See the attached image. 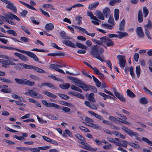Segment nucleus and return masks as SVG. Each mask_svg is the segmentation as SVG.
<instances>
[{
    "instance_id": "nucleus-1",
    "label": "nucleus",
    "mask_w": 152,
    "mask_h": 152,
    "mask_svg": "<svg viewBox=\"0 0 152 152\" xmlns=\"http://www.w3.org/2000/svg\"><path fill=\"white\" fill-rule=\"evenodd\" d=\"M104 49L100 48L99 49V46L97 45L93 46L91 49L90 54L93 57L97 58L101 62L105 61L103 55H101L104 53Z\"/></svg>"
},
{
    "instance_id": "nucleus-2",
    "label": "nucleus",
    "mask_w": 152,
    "mask_h": 152,
    "mask_svg": "<svg viewBox=\"0 0 152 152\" xmlns=\"http://www.w3.org/2000/svg\"><path fill=\"white\" fill-rule=\"evenodd\" d=\"M75 136L79 139V140L78 141V142L83 145V146H81V147L91 151H96L97 150V148H92L90 145L86 142V141L85 139L81 135L77 134H75Z\"/></svg>"
},
{
    "instance_id": "nucleus-3",
    "label": "nucleus",
    "mask_w": 152,
    "mask_h": 152,
    "mask_svg": "<svg viewBox=\"0 0 152 152\" xmlns=\"http://www.w3.org/2000/svg\"><path fill=\"white\" fill-rule=\"evenodd\" d=\"M14 80L17 83L20 85H26L30 86H32L35 84V83L34 82H31L26 79L15 78Z\"/></svg>"
},
{
    "instance_id": "nucleus-4",
    "label": "nucleus",
    "mask_w": 152,
    "mask_h": 152,
    "mask_svg": "<svg viewBox=\"0 0 152 152\" xmlns=\"http://www.w3.org/2000/svg\"><path fill=\"white\" fill-rule=\"evenodd\" d=\"M4 16H1V18L4 20H5L7 22L9 19L14 20L15 19L18 21L20 20V18L15 15L13 14L11 12H9V14H7L4 15Z\"/></svg>"
},
{
    "instance_id": "nucleus-5",
    "label": "nucleus",
    "mask_w": 152,
    "mask_h": 152,
    "mask_svg": "<svg viewBox=\"0 0 152 152\" xmlns=\"http://www.w3.org/2000/svg\"><path fill=\"white\" fill-rule=\"evenodd\" d=\"M117 33L119 34L117 35L114 34H109L108 35V36L110 38L115 37L121 39L123 37H127L128 35V33L125 32L118 31Z\"/></svg>"
},
{
    "instance_id": "nucleus-6",
    "label": "nucleus",
    "mask_w": 152,
    "mask_h": 152,
    "mask_svg": "<svg viewBox=\"0 0 152 152\" xmlns=\"http://www.w3.org/2000/svg\"><path fill=\"white\" fill-rule=\"evenodd\" d=\"M24 94L25 95L29 94L32 97L35 98L40 99L43 98L42 96V95L33 90L28 89V92H25Z\"/></svg>"
},
{
    "instance_id": "nucleus-7",
    "label": "nucleus",
    "mask_w": 152,
    "mask_h": 152,
    "mask_svg": "<svg viewBox=\"0 0 152 152\" xmlns=\"http://www.w3.org/2000/svg\"><path fill=\"white\" fill-rule=\"evenodd\" d=\"M122 129L127 134L131 137H137L139 136L137 133L132 131L125 126H122Z\"/></svg>"
},
{
    "instance_id": "nucleus-8",
    "label": "nucleus",
    "mask_w": 152,
    "mask_h": 152,
    "mask_svg": "<svg viewBox=\"0 0 152 152\" xmlns=\"http://www.w3.org/2000/svg\"><path fill=\"white\" fill-rule=\"evenodd\" d=\"M117 58L119 61L118 64L120 67L123 69L125 65L126 61L125 60V56L121 55H118L117 56Z\"/></svg>"
},
{
    "instance_id": "nucleus-9",
    "label": "nucleus",
    "mask_w": 152,
    "mask_h": 152,
    "mask_svg": "<svg viewBox=\"0 0 152 152\" xmlns=\"http://www.w3.org/2000/svg\"><path fill=\"white\" fill-rule=\"evenodd\" d=\"M17 51L21 53L27 54L28 56L33 58L35 61H39V59L37 56L32 52L29 51H26L20 50H17Z\"/></svg>"
},
{
    "instance_id": "nucleus-10",
    "label": "nucleus",
    "mask_w": 152,
    "mask_h": 152,
    "mask_svg": "<svg viewBox=\"0 0 152 152\" xmlns=\"http://www.w3.org/2000/svg\"><path fill=\"white\" fill-rule=\"evenodd\" d=\"M102 39L104 43L107 46H113L114 45V42L107 37H104Z\"/></svg>"
},
{
    "instance_id": "nucleus-11",
    "label": "nucleus",
    "mask_w": 152,
    "mask_h": 152,
    "mask_svg": "<svg viewBox=\"0 0 152 152\" xmlns=\"http://www.w3.org/2000/svg\"><path fill=\"white\" fill-rule=\"evenodd\" d=\"M84 103L86 106L92 109L95 110L97 109V108L96 106L88 101H85Z\"/></svg>"
},
{
    "instance_id": "nucleus-12",
    "label": "nucleus",
    "mask_w": 152,
    "mask_h": 152,
    "mask_svg": "<svg viewBox=\"0 0 152 152\" xmlns=\"http://www.w3.org/2000/svg\"><path fill=\"white\" fill-rule=\"evenodd\" d=\"M50 67L51 68L56 71L59 72L60 73L65 74L64 72L62 69H60L58 68V65L51 64L50 65Z\"/></svg>"
},
{
    "instance_id": "nucleus-13",
    "label": "nucleus",
    "mask_w": 152,
    "mask_h": 152,
    "mask_svg": "<svg viewBox=\"0 0 152 152\" xmlns=\"http://www.w3.org/2000/svg\"><path fill=\"white\" fill-rule=\"evenodd\" d=\"M136 33L138 37L143 38L144 36V34L142 28L140 27H138L137 29Z\"/></svg>"
},
{
    "instance_id": "nucleus-14",
    "label": "nucleus",
    "mask_w": 152,
    "mask_h": 152,
    "mask_svg": "<svg viewBox=\"0 0 152 152\" xmlns=\"http://www.w3.org/2000/svg\"><path fill=\"white\" fill-rule=\"evenodd\" d=\"M93 70L96 75H99L100 79H103L104 78V76L103 74L100 72L96 67H94V68L93 69Z\"/></svg>"
},
{
    "instance_id": "nucleus-15",
    "label": "nucleus",
    "mask_w": 152,
    "mask_h": 152,
    "mask_svg": "<svg viewBox=\"0 0 152 152\" xmlns=\"http://www.w3.org/2000/svg\"><path fill=\"white\" fill-rule=\"evenodd\" d=\"M47 86L51 88H54V86L52 84L48 82L46 83H41V84H38V86L41 88H42V86Z\"/></svg>"
},
{
    "instance_id": "nucleus-16",
    "label": "nucleus",
    "mask_w": 152,
    "mask_h": 152,
    "mask_svg": "<svg viewBox=\"0 0 152 152\" xmlns=\"http://www.w3.org/2000/svg\"><path fill=\"white\" fill-rule=\"evenodd\" d=\"M62 42L64 44H65L66 46L74 48H76V46L72 42L69 40H64Z\"/></svg>"
},
{
    "instance_id": "nucleus-17",
    "label": "nucleus",
    "mask_w": 152,
    "mask_h": 152,
    "mask_svg": "<svg viewBox=\"0 0 152 152\" xmlns=\"http://www.w3.org/2000/svg\"><path fill=\"white\" fill-rule=\"evenodd\" d=\"M42 93L48 96L53 99H56L57 98V96L52 93L48 91H42Z\"/></svg>"
},
{
    "instance_id": "nucleus-18",
    "label": "nucleus",
    "mask_w": 152,
    "mask_h": 152,
    "mask_svg": "<svg viewBox=\"0 0 152 152\" xmlns=\"http://www.w3.org/2000/svg\"><path fill=\"white\" fill-rule=\"evenodd\" d=\"M94 94L92 93H91L89 94L87 97L88 100L90 102L95 103L96 102V100L94 99Z\"/></svg>"
},
{
    "instance_id": "nucleus-19",
    "label": "nucleus",
    "mask_w": 152,
    "mask_h": 152,
    "mask_svg": "<svg viewBox=\"0 0 152 152\" xmlns=\"http://www.w3.org/2000/svg\"><path fill=\"white\" fill-rule=\"evenodd\" d=\"M72 83L75 85L80 87L83 84L82 81L79 79H78L76 78H75L73 81Z\"/></svg>"
},
{
    "instance_id": "nucleus-20",
    "label": "nucleus",
    "mask_w": 152,
    "mask_h": 152,
    "mask_svg": "<svg viewBox=\"0 0 152 152\" xmlns=\"http://www.w3.org/2000/svg\"><path fill=\"white\" fill-rule=\"evenodd\" d=\"M88 112L91 115L94 116L96 118L98 119L99 120H102L103 119V117L91 111H88Z\"/></svg>"
},
{
    "instance_id": "nucleus-21",
    "label": "nucleus",
    "mask_w": 152,
    "mask_h": 152,
    "mask_svg": "<svg viewBox=\"0 0 152 152\" xmlns=\"http://www.w3.org/2000/svg\"><path fill=\"white\" fill-rule=\"evenodd\" d=\"M109 119L114 123H118L121 120V118L118 117L116 118L112 116H110L108 117Z\"/></svg>"
},
{
    "instance_id": "nucleus-22",
    "label": "nucleus",
    "mask_w": 152,
    "mask_h": 152,
    "mask_svg": "<svg viewBox=\"0 0 152 152\" xmlns=\"http://www.w3.org/2000/svg\"><path fill=\"white\" fill-rule=\"evenodd\" d=\"M122 141L124 142L123 144H122L119 142H118L115 141L114 143L118 146L119 147L123 146L124 147L126 148L127 147V144L128 143V142L125 140H122Z\"/></svg>"
},
{
    "instance_id": "nucleus-23",
    "label": "nucleus",
    "mask_w": 152,
    "mask_h": 152,
    "mask_svg": "<svg viewBox=\"0 0 152 152\" xmlns=\"http://www.w3.org/2000/svg\"><path fill=\"white\" fill-rule=\"evenodd\" d=\"M66 33L64 31H62L60 32V34L61 38L64 39H70L71 38L67 35H66Z\"/></svg>"
},
{
    "instance_id": "nucleus-24",
    "label": "nucleus",
    "mask_w": 152,
    "mask_h": 152,
    "mask_svg": "<svg viewBox=\"0 0 152 152\" xmlns=\"http://www.w3.org/2000/svg\"><path fill=\"white\" fill-rule=\"evenodd\" d=\"M95 15L97 16L99 19L101 20L104 19V14H103L99 11H96L95 13Z\"/></svg>"
},
{
    "instance_id": "nucleus-25",
    "label": "nucleus",
    "mask_w": 152,
    "mask_h": 152,
    "mask_svg": "<svg viewBox=\"0 0 152 152\" xmlns=\"http://www.w3.org/2000/svg\"><path fill=\"white\" fill-rule=\"evenodd\" d=\"M54 28V25L52 23L46 24L45 26V28L48 31H51Z\"/></svg>"
},
{
    "instance_id": "nucleus-26",
    "label": "nucleus",
    "mask_w": 152,
    "mask_h": 152,
    "mask_svg": "<svg viewBox=\"0 0 152 152\" xmlns=\"http://www.w3.org/2000/svg\"><path fill=\"white\" fill-rule=\"evenodd\" d=\"M152 27L151 21L150 20L148 21V23L144 26L145 31L151 29Z\"/></svg>"
},
{
    "instance_id": "nucleus-27",
    "label": "nucleus",
    "mask_w": 152,
    "mask_h": 152,
    "mask_svg": "<svg viewBox=\"0 0 152 152\" xmlns=\"http://www.w3.org/2000/svg\"><path fill=\"white\" fill-rule=\"evenodd\" d=\"M125 23V20L124 19H123L119 24V30L120 31H123L124 30Z\"/></svg>"
},
{
    "instance_id": "nucleus-28",
    "label": "nucleus",
    "mask_w": 152,
    "mask_h": 152,
    "mask_svg": "<svg viewBox=\"0 0 152 152\" xmlns=\"http://www.w3.org/2000/svg\"><path fill=\"white\" fill-rule=\"evenodd\" d=\"M80 88H82L84 91H87L90 90L91 86L89 85H86L83 83Z\"/></svg>"
},
{
    "instance_id": "nucleus-29",
    "label": "nucleus",
    "mask_w": 152,
    "mask_h": 152,
    "mask_svg": "<svg viewBox=\"0 0 152 152\" xmlns=\"http://www.w3.org/2000/svg\"><path fill=\"white\" fill-rule=\"evenodd\" d=\"M138 19L139 23H141L143 21V15L142 12L141 10H139L138 11Z\"/></svg>"
},
{
    "instance_id": "nucleus-30",
    "label": "nucleus",
    "mask_w": 152,
    "mask_h": 152,
    "mask_svg": "<svg viewBox=\"0 0 152 152\" xmlns=\"http://www.w3.org/2000/svg\"><path fill=\"white\" fill-rule=\"evenodd\" d=\"M7 5L6 6L7 8L10 9L11 10H16V8L15 6L10 1L7 4Z\"/></svg>"
},
{
    "instance_id": "nucleus-31",
    "label": "nucleus",
    "mask_w": 152,
    "mask_h": 152,
    "mask_svg": "<svg viewBox=\"0 0 152 152\" xmlns=\"http://www.w3.org/2000/svg\"><path fill=\"white\" fill-rule=\"evenodd\" d=\"M70 85L68 83H64L63 84H60L59 85V87L60 88L64 89H67L70 87Z\"/></svg>"
},
{
    "instance_id": "nucleus-32",
    "label": "nucleus",
    "mask_w": 152,
    "mask_h": 152,
    "mask_svg": "<svg viewBox=\"0 0 152 152\" xmlns=\"http://www.w3.org/2000/svg\"><path fill=\"white\" fill-rule=\"evenodd\" d=\"M87 15L90 16L91 19L98 21H100V20L98 19L96 16L93 15V14L91 11H87Z\"/></svg>"
},
{
    "instance_id": "nucleus-33",
    "label": "nucleus",
    "mask_w": 152,
    "mask_h": 152,
    "mask_svg": "<svg viewBox=\"0 0 152 152\" xmlns=\"http://www.w3.org/2000/svg\"><path fill=\"white\" fill-rule=\"evenodd\" d=\"M92 77H93L94 81L95 83L96 86L98 87H100L101 85V83L100 82L99 80L95 77L94 76L92 75Z\"/></svg>"
},
{
    "instance_id": "nucleus-34",
    "label": "nucleus",
    "mask_w": 152,
    "mask_h": 152,
    "mask_svg": "<svg viewBox=\"0 0 152 152\" xmlns=\"http://www.w3.org/2000/svg\"><path fill=\"white\" fill-rule=\"evenodd\" d=\"M127 144H129L130 146L135 149H139L140 148V146L139 145L135 143L132 142H128Z\"/></svg>"
},
{
    "instance_id": "nucleus-35",
    "label": "nucleus",
    "mask_w": 152,
    "mask_h": 152,
    "mask_svg": "<svg viewBox=\"0 0 152 152\" xmlns=\"http://www.w3.org/2000/svg\"><path fill=\"white\" fill-rule=\"evenodd\" d=\"M140 102L142 104H147L148 102V100L145 97H142L139 99Z\"/></svg>"
},
{
    "instance_id": "nucleus-36",
    "label": "nucleus",
    "mask_w": 152,
    "mask_h": 152,
    "mask_svg": "<svg viewBox=\"0 0 152 152\" xmlns=\"http://www.w3.org/2000/svg\"><path fill=\"white\" fill-rule=\"evenodd\" d=\"M126 93L127 95L131 98H133L136 96L130 90H127L126 91Z\"/></svg>"
},
{
    "instance_id": "nucleus-37",
    "label": "nucleus",
    "mask_w": 152,
    "mask_h": 152,
    "mask_svg": "<svg viewBox=\"0 0 152 152\" xmlns=\"http://www.w3.org/2000/svg\"><path fill=\"white\" fill-rule=\"evenodd\" d=\"M122 0H110L109 2V4L110 6H114L117 3H119Z\"/></svg>"
},
{
    "instance_id": "nucleus-38",
    "label": "nucleus",
    "mask_w": 152,
    "mask_h": 152,
    "mask_svg": "<svg viewBox=\"0 0 152 152\" xmlns=\"http://www.w3.org/2000/svg\"><path fill=\"white\" fill-rule=\"evenodd\" d=\"M99 4V2H98L92 3L89 5L88 9L89 10H91L92 9H95L96 8Z\"/></svg>"
},
{
    "instance_id": "nucleus-39",
    "label": "nucleus",
    "mask_w": 152,
    "mask_h": 152,
    "mask_svg": "<svg viewBox=\"0 0 152 152\" xmlns=\"http://www.w3.org/2000/svg\"><path fill=\"white\" fill-rule=\"evenodd\" d=\"M72 26L74 27L75 29L79 30L80 31L82 32H83L85 33L86 34V32H87L85 29L83 28L80 27H79L75 25H72Z\"/></svg>"
},
{
    "instance_id": "nucleus-40",
    "label": "nucleus",
    "mask_w": 152,
    "mask_h": 152,
    "mask_svg": "<svg viewBox=\"0 0 152 152\" xmlns=\"http://www.w3.org/2000/svg\"><path fill=\"white\" fill-rule=\"evenodd\" d=\"M64 54L63 53L59 52L56 53H48L47 54L48 56H64Z\"/></svg>"
},
{
    "instance_id": "nucleus-41",
    "label": "nucleus",
    "mask_w": 152,
    "mask_h": 152,
    "mask_svg": "<svg viewBox=\"0 0 152 152\" xmlns=\"http://www.w3.org/2000/svg\"><path fill=\"white\" fill-rule=\"evenodd\" d=\"M75 45L76 46H77L79 48L84 49H86L87 48V47L86 46L84 45H83L80 43L77 42L76 43Z\"/></svg>"
},
{
    "instance_id": "nucleus-42",
    "label": "nucleus",
    "mask_w": 152,
    "mask_h": 152,
    "mask_svg": "<svg viewBox=\"0 0 152 152\" xmlns=\"http://www.w3.org/2000/svg\"><path fill=\"white\" fill-rule=\"evenodd\" d=\"M103 38V37L100 38V40H97L96 39H93L92 40L94 41L95 43L98 44V45H101L102 43H104L102 41V38Z\"/></svg>"
},
{
    "instance_id": "nucleus-43",
    "label": "nucleus",
    "mask_w": 152,
    "mask_h": 152,
    "mask_svg": "<svg viewBox=\"0 0 152 152\" xmlns=\"http://www.w3.org/2000/svg\"><path fill=\"white\" fill-rule=\"evenodd\" d=\"M33 69L35 71L41 73H45V71H44L43 70L36 66H34Z\"/></svg>"
},
{
    "instance_id": "nucleus-44",
    "label": "nucleus",
    "mask_w": 152,
    "mask_h": 152,
    "mask_svg": "<svg viewBox=\"0 0 152 152\" xmlns=\"http://www.w3.org/2000/svg\"><path fill=\"white\" fill-rule=\"evenodd\" d=\"M15 68L17 69L20 68H24V64L18 63L15 64Z\"/></svg>"
},
{
    "instance_id": "nucleus-45",
    "label": "nucleus",
    "mask_w": 152,
    "mask_h": 152,
    "mask_svg": "<svg viewBox=\"0 0 152 152\" xmlns=\"http://www.w3.org/2000/svg\"><path fill=\"white\" fill-rule=\"evenodd\" d=\"M70 87L72 90L78 91L80 93L82 92V91L81 89L74 85H71Z\"/></svg>"
},
{
    "instance_id": "nucleus-46",
    "label": "nucleus",
    "mask_w": 152,
    "mask_h": 152,
    "mask_svg": "<svg viewBox=\"0 0 152 152\" xmlns=\"http://www.w3.org/2000/svg\"><path fill=\"white\" fill-rule=\"evenodd\" d=\"M136 73L137 77H139L140 73V66H137L136 68Z\"/></svg>"
},
{
    "instance_id": "nucleus-47",
    "label": "nucleus",
    "mask_w": 152,
    "mask_h": 152,
    "mask_svg": "<svg viewBox=\"0 0 152 152\" xmlns=\"http://www.w3.org/2000/svg\"><path fill=\"white\" fill-rule=\"evenodd\" d=\"M113 91L114 92L115 95L118 99L122 95L120 93L116 91V89L115 88H113Z\"/></svg>"
},
{
    "instance_id": "nucleus-48",
    "label": "nucleus",
    "mask_w": 152,
    "mask_h": 152,
    "mask_svg": "<svg viewBox=\"0 0 152 152\" xmlns=\"http://www.w3.org/2000/svg\"><path fill=\"white\" fill-rule=\"evenodd\" d=\"M7 33L12 34L14 36H16L17 35L16 32L15 31L12 30H7Z\"/></svg>"
},
{
    "instance_id": "nucleus-49",
    "label": "nucleus",
    "mask_w": 152,
    "mask_h": 152,
    "mask_svg": "<svg viewBox=\"0 0 152 152\" xmlns=\"http://www.w3.org/2000/svg\"><path fill=\"white\" fill-rule=\"evenodd\" d=\"M61 99H67L69 98V97L68 96L66 95L63 94H57Z\"/></svg>"
},
{
    "instance_id": "nucleus-50",
    "label": "nucleus",
    "mask_w": 152,
    "mask_h": 152,
    "mask_svg": "<svg viewBox=\"0 0 152 152\" xmlns=\"http://www.w3.org/2000/svg\"><path fill=\"white\" fill-rule=\"evenodd\" d=\"M119 15V10H115L114 16L115 20L117 21L118 20Z\"/></svg>"
},
{
    "instance_id": "nucleus-51",
    "label": "nucleus",
    "mask_w": 152,
    "mask_h": 152,
    "mask_svg": "<svg viewBox=\"0 0 152 152\" xmlns=\"http://www.w3.org/2000/svg\"><path fill=\"white\" fill-rule=\"evenodd\" d=\"M50 146H42V147H38L37 148L39 149V152H40V150H47L49 149L50 148Z\"/></svg>"
},
{
    "instance_id": "nucleus-52",
    "label": "nucleus",
    "mask_w": 152,
    "mask_h": 152,
    "mask_svg": "<svg viewBox=\"0 0 152 152\" xmlns=\"http://www.w3.org/2000/svg\"><path fill=\"white\" fill-rule=\"evenodd\" d=\"M142 140L146 142L148 145L150 146L152 145V142L149 140H148L147 138L143 137L142 138Z\"/></svg>"
},
{
    "instance_id": "nucleus-53",
    "label": "nucleus",
    "mask_w": 152,
    "mask_h": 152,
    "mask_svg": "<svg viewBox=\"0 0 152 152\" xmlns=\"http://www.w3.org/2000/svg\"><path fill=\"white\" fill-rule=\"evenodd\" d=\"M46 116L48 118L51 120H56L58 119V117L51 115L48 114Z\"/></svg>"
},
{
    "instance_id": "nucleus-54",
    "label": "nucleus",
    "mask_w": 152,
    "mask_h": 152,
    "mask_svg": "<svg viewBox=\"0 0 152 152\" xmlns=\"http://www.w3.org/2000/svg\"><path fill=\"white\" fill-rule=\"evenodd\" d=\"M129 70L130 75H131L133 78H135V74L134 72L133 68L132 66H131L130 67Z\"/></svg>"
},
{
    "instance_id": "nucleus-55",
    "label": "nucleus",
    "mask_w": 152,
    "mask_h": 152,
    "mask_svg": "<svg viewBox=\"0 0 152 152\" xmlns=\"http://www.w3.org/2000/svg\"><path fill=\"white\" fill-rule=\"evenodd\" d=\"M83 5L82 4H75L72 6L69 7L67 10H71L72 8H74L75 7H83Z\"/></svg>"
},
{
    "instance_id": "nucleus-56",
    "label": "nucleus",
    "mask_w": 152,
    "mask_h": 152,
    "mask_svg": "<svg viewBox=\"0 0 152 152\" xmlns=\"http://www.w3.org/2000/svg\"><path fill=\"white\" fill-rule=\"evenodd\" d=\"M0 91L5 93H10L11 92V90L10 89L8 88L2 89Z\"/></svg>"
},
{
    "instance_id": "nucleus-57",
    "label": "nucleus",
    "mask_w": 152,
    "mask_h": 152,
    "mask_svg": "<svg viewBox=\"0 0 152 152\" xmlns=\"http://www.w3.org/2000/svg\"><path fill=\"white\" fill-rule=\"evenodd\" d=\"M43 7L45 9L51 8L52 10H54L55 8L53 7L50 4H45L42 5Z\"/></svg>"
},
{
    "instance_id": "nucleus-58",
    "label": "nucleus",
    "mask_w": 152,
    "mask_h": 152,
    "mask_svg": "<svg viewBox=\"0 0 152 152\" xmlns=\"http://www.w3.org/2000/svg\"><path fill=\"white\" fill-rule=\"evenodd\" d=\"M79 128L82 131H83L85 132H89L90 131L88 129L85 127L83 126H79Z\"/></svg>"
},
{
    "instance_id": "nucleus-59",
    "label": "nucleus",
    "mask_w": 152,
    "mask_h": 152,
    "mask_svg": "<svg viewBox=\"0 0 152 152\" xmlns=\"http://www.w3.org/2000/svg\"><path fill=\"white\" fill-rule=\"evenodd\" d=\"M61 110H63L65 112H70V109L69 108L66 107H61Z\"/></svg>"
},
{
    "instance_id": "nucleus-60",
    "label": "nucleus",
    "mask_w": 152,
    "mask_h": 152,
    "mask_svg": "<svg viewBox=\"0 0 152 152\" xmlns=\"http://www.w3.org/2000/svg\"><path fill=\"white\" fill-rule=\"evenodd\" d=\"M21 4H22L23 5H24L26 6L29 9H31V10H36L35 8H34L33 7H32L29 4H27L26 3H25L24 2H22Z\"/></svg>"
},
{
    "instance_id": "nucleus-61",
    "label": "nucleus",
    "mask_w": 152,
    "mask_h": 152,
    "mask_svg": "<svg viewBox=\"0 0 152 152\" xmlns=\"http://www.w3.org/2000/svg\"><path fill=\"white\" fill-rule=\"evenodd\" d=\"M19 59L23 61H27L28 60V59L27 57L22 55L21 54L20 58Z\"/></svg>"
},
{
    "instance_id": "nucleus-62",
    "label": "nucleus",
    "mask_w": 152,
    "mask_h": 152,
    "mask_svg": "<svg viewBox=\"0 0 152 152\" xmlns=\"http://www.w3.org/2000/svg\"><path fill=\"white\" fill-rule=\"evenodd\" d=\"M114 21L113 17L112 16H110L108 20V23L111 24L113 26H114Z\"/></svg>"
},
{
    "instance_id": "nucleus-63",
    "label": "nucleus",
    "mask_w": 152,
    "mask_h": 152,
    "mask_svg": "<svg viewBox=\"0 0 152 152\" xmlns=\"http://www.w3.org/2000/svg\"><path fill=\"white\" fill-rule=\"evenodd\" d=\"M37 119L38 121L41 123L42 124V123H46L47 122V121L45 120H43V119L40 118V117H39L38 115H37Z\"/></svg>"
},
{
    "instance_id": "nucleus-64",
    "label": "nucleus",
    "mask_w": 152,
    "mask_h": 152,
    "mask_svg": "<svg viewBox=\"0 0 152 152\" xmlns=\"http://www.w3.org/2000/svg\"><path fill=\"white\" fill-rule=\"evenodd\" d=\"M26 150H30L31 152H39V149H38L37 148H27Z\"/></svg>"
}]
</instances>
